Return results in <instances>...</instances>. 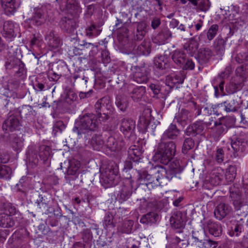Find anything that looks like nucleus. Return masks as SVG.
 Instances as JSON below:
<instances>
[{"label": "nucleus", "mask_w": 248, "mask_h": 248, "mask_svg": "<svg viewBox=\"0 0 248 248\" xmlns=\"http://www.w3.org/2000/svg\"><path fill=\"white\" fill-rule=\"evenodd\" d=\"M232 211V208L229 204L221 202L216 206L214 215L217 219L221 220L229 215Z\"/></svg>", "instance_id": "23"}, {"label": "nucleus", "mask_w": 248, "mask_h": 248, "mask_svg": "<svg viewBox=\"0 0 248 248\" xmlns=\"http://www.w3.org/2000/svg\"><path fill=\"white\" fill-rule=\"evenodd\" d=\"M49 194L46 193H43L39 194L35 201V203L37 207L42 212H44L46 210H48L49 207V203L50 202V198Z\"/></svg>", "instance_id": "30"}, {"label": "nucleus", "mask_w": 248, "mask_h": 248, "mask_svg": "<svg viewBox=\"0 0 248 248\" xmlns=\"http://www.w3.org/2000/svg\"><path fill=\"white\" fill-rule=\"evenodd\" d=\"M46 19H47L46 17L45 16L38 8L35 10L34 15L31 18L34 25L40 26L44 23Z\"/></svg>", "instance_id": "47"}, {"label": "nucleus", "mask_w": 248, "mask_h": 248, "mask_svg": "<svg viewBox=\"0 0 248 248\" xmlns=\"http://www.w3.org/2000/svg\"><path fill=\"white\" fill-rule=\"evenodd\" d=\"M45 39L49 47L52 49L59 48L62 44L59 34L53 30L46 33Z\"/></svg>", "instance_id": "17"}, {"label": "nucleus", "mask_w": 248, "mask_h": 248, "mask_svg": "<svg viewBox=\"0 0 248 248\" xmlns=\"http://www.w3.org/2000/svg\"><path fill=\"white\" fill-rule=\"evenodd\" d=\"M24 140L22 137H19L16 134L11 136V143L13 148L16 152L21 150L24 145Z\"/></svg>", "instance_id": "43"}, {"label": "nucleus", "mask_w": 248, "mask_h": 248, "mask_svg": "<svg viewBox=\"0 0 248 248\" xmlns=\"http://www.w3.org/2000/svg\"><path fill=\"white\" fill-rule=\"evenodd\" d=\"M155 169L156 170V173L158 175L160 174V179L165 178L169 181L174 177H176L177 175L179 174L182 171V168L177 161L170 163L168 168L157 166L155 167Z\"/></svg>", "instance_id": "6"}, {"label": "nucleus", "mask_w": 248, "mask_h": 248, "mask_svg": "<svg viewBox=\"0 0 248 248\" xmlns=\"http://www.w3.org/2000/svg\"><path fill=\"white\" fill-rule=\"evenodd\" d=\"M157 204V201L154 199L145 200L143 199L141 202V206L142 208L146 210H152L155 208Z\"/></svg>", "instance_id": "61"}, {"label": "nucleus", "mask_w": 248, "mask_h": 248, "mask_svg": "<svg viewBox=\"0 0 248 248\" xmlns=\"http://www.w3.org/2000/svg\"><path fill=\"white\" fill-rule=\"evenodd\" d=\"M184 77L181 75L171 74L166 77L164 94H169L177 84H182Z\"/></svg>", "instance_id": "16"}, {"label": "nucleus", "mask_w": 248, "mask_h": 248, "mask_svg": "<svg viewBox=\"0 0 248 248\" xmlns=\"http://www.w3.org/2000/svg\"><path fill=\"white\" fill-rule=\"evenodd\" d=\"M147 24L144 22L137 23L136 31L133 33V39L134 41H141L147 32Z\"/></svg>", "instance_id": "31"}, {"label": "nucleus", "mask_w": 248, "mask_h": 248, "mask_svg": "<svg viewBox=\"0 0 248 248\" xmlns=\"http://www.w3.org/2000/svg\"><path fill=\"white\" fill-rule=\"evenodd\" d=\"M131 70L134 81L139 84L147 82L149 80V72L144 64L140 66H132Z\"/></svg>", "instance_id": "9"}, {"label": "nucleus", "mask_w": 248, "mask_h": 248, "mask_svg": "<svg viewBox=\"0 0 248 248\" xmlns=\"http://www.w3.org/2000/svg\"><path fill=\"white\" fill-rule=\"evenodd\" d=\"M236 175V167L235 165H230L226 169L225 176L231 182L234 180Z\"/></svg>", "instance_id": "60"}, {"label": "nucleus", "mask_w": 248, "mask_h": 248, "mask_svg": "<svg viewBox=\"0 0 248 248\" xmlns=\"http://www.w3.org/2000/svg\"><path fill=\"white\" fill-rule=\"evenodd\" d=\"M2 36L8 39H12L16 36L14 31V24L9 21H5L3 24Z\"/></svg>", "instance_id": "37"}, {"label": "nucleus", "mask_w": 248, "mask_h": 248, "mask_svg": "<svg viewBox=\"0 0 248 248\" xmlns=\"http://www.w3.org/2000/svg\"><path fill=\"white\" fill-rule=\"evenodd\" d=\"M230 20H232V23L234 24V26L239 28L240 27H242L246 24V20L244 17L234 15V14H231L229 16Z\"/></svg>", "instance_id": "52"}, {"label": "nucleus", "mask_w": 248, "mask_h": 248, "mask_svg": "<svg viewBox=\"0 0 248 248\" xmlns=\"http://www.w3.org/2000/svg\"><path fill=\"white\" fill-rule=\"evenodd\" d=\"M51 152V148L49 146L43 145L40 147L38 156L40 160L47 166L50 164Z\"/></svg>", "instance_id": "33"}, {"label": "nucleus", "mask_w": 248, "mask_h": 248, "mask_svg": "<svg viewBox=\"0 0 248 248\" xmlns=\"http://www.w3.org/2000/svg\"><path fill=\"white\" fill-rule=\"evenodd\" d=\"M231 146L235 153L248 151V140L240 137L232 139Z\"/></svg>", "instance_id": "21"}, {"label": "nucleus", "mask_w": 248, "mask_h": 248, "mask_svg": "<svg viewBox=\"0 0 248 248\" xmlns=\"http://www.w3.org/2000/svg\"><path fill=\"white\" fill-rule=\"evenodd\" d=\"M218 30V25L213 24L210 26L206 33L207 39L209 42L214 38L217 34Z\"/></svg>", "instance_id": "63"}, {"label": "nucleus", "mask_w": 248, "mask_h": 248, "mask_svg": "<svg viewBox=\"0 0 248 248\" xmlns=\"http://www.w3.org/2000/svg\"><path fill=\"white\" fill-rule=\"evenodd\" d=\"M175 152L176 144L173 141L160 139L155 154V157L162 164L167 165L172 159Z\"/></svg>", "instance_id": "2"}, {"label": "nucleus", "mask_w": 248, "mask_h": 248, "mask_svg": "<svg viewBox=\"0 0 248 248\" xmlns=\"http://www.w3.org/2000/svg\"><path fill=\"white\" fill-rule=\"evenodd\" d=\"M80 167V164L78 161H70L69 162V165L67 168L66 171V175L69 177L70 179H74L77 177L78 169Z\"/></svg>", "instance_id": "42"}, {"label": "nucleus", "mask_w": 248, "mask_h": 248, "mask_svg": "<svg viewBox=\"0 0 248 248\" xmlns=\"http://www.w3.org/2000/svg\"><path fill=\"white\" fill-rule=\"evenodd\" d=\"M113 219L114 217L112 214L110 212H107L104 218V228L107 230L114 228L115 224L114 222Z\"/></svg>", "instance_id": "54"}, {"label": "nucleus", "mask_w": 248, "mask_h": 248, "mask_svg": "<svg viewBox=\"0 0 248 248\" xmlns=\"http://www.w3.org/2000/svg\"><path fill=\"white\" fill-rule=\"evenodd\" d=\"M244 79L241 77H235L226 86V92L229 94H233L241 90L244 85Z\"/></svg>", "instance_id": "20"}, {"label": "nucleus", "mask_w": 248, "mask_h": 248, "mask_svg": "<svg viewBox=\"0 0 248 248\" xmlns=\"http://www.w3.org/2000/svg\"><path fill=\"white\" fill-rule=\"evenodd\" d=\"M12 174V170L9 166L0 165V178L10 179Z\"/></svg>", "instance_id": "56"}, {"label": "nucleus", "mask_w": 248, "mask_h": 248, "mask_svg": "<svg viewBox=\"0 0 248 248\" xmlns=\"http://www.w3.org/2000/svg\"><path fill=\"white\" fill-rule=\"evenodd\" d=\"M192 239H193V242L196 245L201 248L203 242L204 241L205 237V232L202 229H201L197 231L192 232Z\"/></svg>", "instance_id": "44"}, {"label": "nucleus", "mask_w": 248, "mask_h": 248, "mask_svg": "<svg viewBox=\"0 0 248 248\" xmlns=\"http://www.w3.org/2000/svg\"><path fill=\"white\" fill-rule=\"evenodd\" d=\"M15 225L13 219L5 214H0V226L3 228H11Z\"/></svg>", "instance_id": "45"}, {"label": "nucleus", "mask_w": 248, "mask_h": 248, "mask_svg": "<svg viewBox=\"0 0 248 248\" xmlns=\"http://www.w3.org/2000/svg\"><path fill=\"white\" fill-rule=\"evenodd\" d=\"M134 224V221L132 220H125L120 227V231L123 233H130L132 232Z\"/></svg>", "instance_id": "58"}, {"label": "nucleus", "mask_w": 248, "mask_h": 248, "mask_svg": "<svg viewBox=\"0 0 248 248\" xmlns=\"http://www.w3.org/2000/svg\"><path fill=\"white\" fill-rule=\"evenodd\" d=\"M213 158L217 163L220 164L224 161V151L221 148L217 147L212 155Z\"/></svg>", "instance_id": "59"}, {"label": "nucleus", "mask_w": 248, "mask_h": 248, "mask_svg": "<svg viewBox=\"0 0 248 248\" xmlns=\"http://www.w3.org/2000/svg\"><path fill=\"white\" fill-rule=\"evenodd\" d=\"M148 87L154 94V97H155V96L158 95L159 93H161L164 95L167 94H164L165 86H161L157 83H151L149 85Z\"/></svg>", "instance_id": "55"}, {"label": "nucleus", "mask_w": 248, "mask_h": 248, "mask_svg": "<svg viewBox=\"0 0 248 248\" xmlns=\"http://www.w3.org/2000/svg\"><path fill=\"white\" fill-rule=\"evenodd\" d=\"M230 197L232 199L233 205L235 210H239L243 205L241 193L238 189L233 191L232 188H231Z\"/></svg>", "instance_id": "35"}, {"label": "nucleus", "mask_w": 248, "mask_h": 248, "mask_svg": "<svg viewBox=\"0 0 248 248\" xmlns=\"http://www.w3.org/2000/svg\"><path fill=\"white\" fill-rule=\"evenodd\" d=\"M100 175V182L106 187H111L117 183L118 168L115 166L108 165L102 167Z\"/></svg>", "instance_id": "4"}, {"label": "nucleus", "mask_w": 248, "mask_h": 248, "mask_svg": "<svg viewBox=\"0 0 248 248\" xmlns=\"http://www.w3.org/2000/svg\"><path fill=\"white\" fill-rule=\"evenodd\" d=\"M206 229L211 235L218 237L220 236L222 232L221 225L220 223L209 220L206 223Z\"/></svg>", "instance_id": "36"}, {"label": "nucleus", "mask_w": 248, "mask_h": 248, "mask_svg": "<svg viewBox=\"0 0 248 248\" xmlns=\"http://www.w3.org/2000/svg\"><path fill=\"white\" fill-rule=\"evenodd\" d=\"M150 43L143 41L139 45L136 49L138 55H148L151 52Z\"/></svg>", "instance_id": "51"}, {"label": "nucleus", "mask_w": 248, "mask_h": 248, "mask_svg": "<svg viewBox=\"0 0 248 248\" xmlns=\"http://www.w3.org/2000/svg\"><path fill=\"white\" fill-rule=\"evenodd\" d=\"M135 127V122L132 119L124 118L121 121L120 129L125 137L134 139Z\"/></svg>", "instance_id": "11"}, {"label": "nucleus", "mask_w": 248, "mask_h": 248, "mask_svg": "<svg viewBox=\"0 0 248 248\" xmlns=\"http://www.w3.org/2000/svg\"><path fill=\"white\" fill-rule=\"evenodd\" d=\"M117 23L115 24V27L117 31V37L119 42L123 46H124L128 42V30L125 26H121L118 27L120 25H122L121 20L117 19Z\"/></svg>", "instance_id": "24"}, {"label": "nucleus", "mask_w": 248, "mask_h": 248, "mask_svg": "<svg viewBox=\"0 0 248 248\" xmlns=\"http://www.w3.org/2000/svg\"><path fill=\"white\" fill-rule=\"evenodd\" d=\"M154 73L157 76L165 73V70L169 67L167 59L164 56H160L154 59Z\"/></svg>", "instance_id": "18"}, {"label": "nucleus", "mask_w": 248, "mask_h": 248, "mask_svg": "<svg viewBox=\"0 0 248 248\" xmlns=\"http://www.w3.org/2000/svg\"><path fill=\"white\" fill-rule=\"evenodd\" d=\"M106 146L111 151L116 152L122 150L125 146V143L122 136L116 135L108 138Z\"/></svg>", "instance_id": "15"}, {"label": "nucleus", "mask_w": 248, "mask_h": 248, "mask_svg": "<svg viewBox=\"0 0 248 248\" xmlns=\"http://www.w3.org/2000/svg\"><path fill=\"white\" fill-rule=\"evenodd\" d=\"M99 122L95 114H86L80 118L79 122L75 124L73 131L80 138L83 134L97 130Z\"/></svg>", "instance_id": "3"}, {"label": "nucleus", "mask_w": 248, "mask_h": 248, "mask_svg": "<svg viewBox=\"0 0 248 248\" xmlns=\"http://www.w3.org/2000/svg\"><path fill=\"white\" fill-rule=\"evenodd\" d=\"M212 55L213 52L210 48H200L198 52L197 60L201 65H205L209 62Z\"/></svg>", "instance_id": "28"}, {"label": "nucleus", "mask_w": 248, "mask_h": 248, "mask_svg": "<svg viewBox=\"0 0 248 248\" xmlns=\"http://www.w3.org/2000/svg\"><path fill=\"white\" fill-rule=\"evenodd\" d=\"M171 226L175 229H182L185 227L186 223V214L183 213L181 211H174L170 219ZM181 233L182 230L179 231Z\"/></svg>", "instance_id": "12"}, {"label": "nucleus", "mask_w": 248, "mask_h": 248, "mask_svg": "<svg viewBox=\"0 0 248 248\" xmlns=\"http://www.w3.org/2000/svg\"><path fill=\"white\" fill-rule=\"evenodd\" d=\"M180 134V130L174 124H171L167 129L163 133L161 139L162 140H169L176 139Z\"/></svg>", "instance_id": "25"}, {"label": "nucleus", "mask_w": 248, "mask_h": 248, "mask_svg": "<svg viewBox=\"0 0 248 248\" xmlns=\"http://www.w3.org/2000/svg\"><path fill=\"white\" fill-rule=\"evenodd\" d=\"M242 102L235 99L228 100L215 106L216 110H214L216 113L219 114L222 111L226 112H237L241 108Z\"/></svg>", "instance_id": "8"}, {"label": "nucleus", "mask_w": 248, "mask_h": 248, "mask_svg": "<svg viewBox=\"0 0 248 248\" xmlns=\"http://www.w3.org/2000/svg\"><path fill=\"white\" fill-rule=\"evenodd\" d=\"M21 126L19 113L14 110L9 111L8 113L7 118L4 121L2 128L3 130L13 132L19 130Z\"/></svg>", "instance_id": "7"}, {"label": "nucleus", "mask_w": 248, "mask_h": 248, "mask_svg": "<svg viewBox=\"0 0 248 248\" xmlns=\"http://www.w3.org/2000/svg\"><path fill=\"white\" fill-rule=\"evenodd\" d=\"M194 141L191 138H186L182 147V152L184 154H186L188 151L194 147Z\"/></svg>", "instance_id": "64"}, {"label": "nucleus", "mask_w": 248, "mask_h": 248, "mask_svg": "<svg viewBox=\"0 0 248 248\" xmlns=\"http://www.w3.org/2000/svg\"><path fill=\"white\" fill-rule=\"evenodd\" d=\"M115 104L117 107L124 112L127 109L129 102L126 96L120 95L116 97Z\"/></svg>", "instance_id": "46"}, {"label": "nucleus", "mask_w": 248, "mask_h": 248, "mask_svg": "<svg viewBox=\"0 0 248 248\" xmlns=\"http://www.w3.org/2000/svg\"><path fill=\"white\" fill-rule=\"evenodd\" d=\"M204 129V124L202 121H197L189 125L186 129V134L189 136L195 137L202 134Z\"/></svg>", "instance_id": "26"}, {"label": "nucleus", "mask_w": 248, "mask_h": 248, "mask_svg": "<svg viewBox=\"0 0 248 248\" xmlns=\"http://www.w3.org/2000/svg\"><path fill=\"white\" fill-rule=\"evenodd\" d=\"M128 153L130 160L135 162H140L142 154L141 147L136 145H132L129 147Z\"/></svg>", "instance_id": "34"}, {"label": "nucleus", "mask_w": 248, "mask_h": 248, "mask_svg": "<svg viewBox=\"0 0 248 248\" xmlns=\"http://www.w3.org/2000/svg\"><path fill=\"white\" fill-rule=\"evenodd\" d=\"M198 47V43L195 39L191 40L188 44H185L184 46V49L191 55L194 54L197 50Z\"/></svg>", "instance_id": "57"}, {"label": "nucleus", "mask_w": 248, "mask_h": 248, "mask_svg": "<svg viewBox=\"0 0 248 248\" xmlns=\"http://www.w3.org/2000/svg\"><path fill=\"white\" fill-rule=\"evenodd\" d=\"M226 40L221 37H217L214 43V48L217 55L222 56L225 52Z\"/></svg>", "instance_id": "38"}, {"label": "nucleus", "mask_w": 248, "mask_h": 248, "mask_svg": "<svg viewBox=\"0 0 248 248\" xmlns=\"http://www.w3.org/2000/svg\"><path fill=\"white\" fill-rule=\"evenodd\" d=\"M126 179L124 181L123 185L122 186L118 197L121 202H124L128 199L132 194V190L133 188V184L134 181L131 180V176L127 177Z\"/></svg>", "instance_id": "13"}, {"label": "nucleus", "mask_w": 248, "mask_h": 248, "mask_svg": "<svg viewBox=\"0 0 248 248\" xmlns=\"http://www.w3.org/2000/svg\"><path fill=\"white\" fill-rule=\"evenodd\" d=\"M228 130L226 125V118L222 117L214 122V126L211 128V136L214 140H218Z\"/></svg>", "instance_id": "10"}, {"label": "nucleus", "mask_w": 248, "mask_h": 248, "mask_svg": "<svg viewBox=\"0 0 248 248\" xmlns=\"http://www.w3.org/2000/svg\"><path fill=\"white\" fill-rule=\"evenodd\" d=\"M38 9L48 20L50 19L54 15V9L50 4L42 5Z\"/></svg>", "instance_id": "48"}, {"label": "nucleus", "mask_w": 248, "mask_h": 248, "mask_svg": "<svg viewBox=\"0 0 248 248\" xmlns=\"http://www.w3.org/2000/svg\"><path fill=\"white\" fill-rule=\"evenodd\" d=\"M220 170L222 172V170H217L211 173L205 179L204 184L213 186L218 185L224 177L223 173L219 172Z\"/></svg>", "instance_id": "27"}, {"label": "nucleus", "mask_w": 248, "mask_h": 248, "mask_svg": "<svg viewBox=\"0 0 248 248\" xmlns=\"http://www.w3.org/2000/svg\"><path fill=\"white\" fill-rule=\"evenodd\" d=\"M111 108L110 100L108 97H102L96 102L94 114L100 123L108 120Z\"/></svg>", "instance_id": "5"}, {"label": "nucleus", "mask_w": 248, "mask_h": 248, "mask_svg": "<svg viewBox=\"0 0 248 248\" xmlns=\"http://www.w3.org/2000/svg\"><path fill=\"white\" fill-rule=\"evenodd\" d=\"M146 88L144 86H133L129 85L127 88L129 97L135 102H140L142 100L146 93Z\"/></svg>", "instance_id": "14"}, {"label": "nucleus", "mask_w": 248, "mask_h": 248, "mask_svg": "<svg viewBox=\"0 0 248 248\" xmlns=\"http://www.w3.org/2000/svg\"><path fill=\"white\" fill-rule=\"evenodd\" d=\"M66 7L70 15L62 17L59 24L62 30L70 33L78 26L81 9L76 0H67Z\"/></svg>", "instance_id": "1"}, {"label": "nucleus", "mask_w": 248, "mask_h": 248, "mask_svg": "<svg viewBox=\"0 0 248 248\" xmlns=\"http://www.w3.org/2000/svg\"><path fill=\"white\" fill-rule=\"evenodd\" d=\"M15 110L18 112L20 118L26 119L28 123H29V121H32L33 116L35 113V111L33 110L32 107L29 105L23 106L20 110L17 109H15Z\"/></svg>", "instance_id": "32"}, {"label": "nucleus", "mask_w": 248, "mask_h": 248, "mask_svg": "<svg viewBox=\"0 0 248 248\" xmlns=\"http://www.w3.org/2000/svg\"><path fill=\"white\" fill-rule=\"evenodd\" d=\"M186 56V54L184 51L179 49L174 50L171 54L173 62L178 66L183 64Z\"/></svg>", "instance_id": "41"}, {"label": "nucleus", "mask_w": 248, "mask_h": 248, "mask_svg": "<svg viewBox=\"0 0 248 248\" xmlns=\"http://www.w3.org/2000/svg\"><path fill=\"white\" fill-rule=\"evenodd\" d=\"M104 142L100 135H94L92 138L91 144L94 150L99 151L103 146Z\"/></svg>", "instance_id": "50"}, {"label": "nucleus", "mask_w": 248, "mask_h": 248, "mask_svg": "<svg viewBox=\"0 0 248 248\" xmlns=\"http://www.w3.org/2000/svg\"><path fill=\"white\" fill-rule=\"evenodd\" d=\"M77 98V95L73 89L70 87H66L63 94L61 96V100L63 104L70 105L76 100Z\"/></svg>", "instance_id": "29"}, {"label": "nucleus", "mask_w": 248, "mask_h": 248, "mask_svg": "<svg viewBox=\"0 0 248 248\" xmlns=\"http://www.w3.org/2000/svg\"><path fill=\"white\" fill-rule=\"evenodd\" d=\"M171 31L167 27L161 29L155 37V39L160 44H164L168 39L172 37Z\"/></svg>", "instance_id": "40"}, {"label": "nucleus", "mask_w": 248, "mask_h": 248, "mask_svg": "<svg viewBox=\"0 0 248 248\" xmlns=\"http://www.w3.org/2000/svg\"><path fill=\"white\" fill-rule=\"evenodd\" d=\"M0 5L7 16L14 15L20 6L18 0H0Z\"/></svg>", "instance_id": "19"}, {"label": "nucleus", "mask_w": 248, "mask_h": 248, "mask_svg": "<svg viewBox=\"0 0 248 248\" xmlns=\"http://www.w3.org/2000/svg\"><path fill=\"white\" fill-rule=\"evenodd\" d=\"M132 173L135 172L138 174V179L141 182L142 181H152L153 180H155L156 176L153 177L152 175L148 174L147 171H143L142 173L139 172H137L134 170H132Z\"/></svg>", "instance_id": "62"}, {"label": "nucleus", "mask_w": 248, "mask_h": 248, "mask_svg": "<svg viewBox=\"0 0 248 248\" xmlns=\"http://www.w3.org/2000/svg\"><path fill=\"white\" fill-rule=\"evenodd\" d=\"M159 218L158 215L155 212H149L142 216L140 222L142 224L152 225L155 223Z\"/></svg>", "instance_id": "39"}, {"label": "nucleus", "mask_w": 248, "mask_h": 248, "mask_svg": "<svg viewBox=\"0 0 248 248\" xmlns=\"http://www.w3.org/2000/svg\"><path fill=\"white\" fill-rule=\"evenodd\" d=\"M195 4H192L198 11L206 12L210 7L209 0H195Z\"/></svg>", "instance_id": "49"}, {"label": "nucleus", "mask_w": 248, "mask_h": 248, "mask_svg": "<svg viewBox=\"0 0 248 248\" xmlns=\"http://www.w3.org/2000/svg\"><path fill=\"white\" fill-rule=\"evenodd\" d=\"M0 211H4L5 214L10 217L16 215V218H22L21 214L16 207L12 203L6 202L4 199L0 200Z\"/></svg>", "instance_id": "22"}, {"label": "nucleus", "mask_w": 248, "mask_h": 248, "mask_svg": "<svg viewBox=\"0 0 248 248\" xmlns=\"http://www.w3.org/2000/svg\"><path fill=\"white\" fill-rule=\"evenodd\" d=\"M189 111L185 109H182L177 116H176L174 120L182 125L186 124L188 119Z\"/></svg>", "instance_id": "53"}]
</instances>
